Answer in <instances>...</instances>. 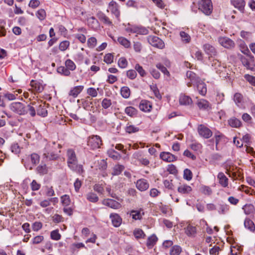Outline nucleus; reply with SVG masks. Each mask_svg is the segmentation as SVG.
I'll list each match as a JSON object with an SVG mask.
<instances>
[{"instance_id": "nucleus-23", "label": "nucleus", "mask_w": 255, "mask_h": 255, "mask_svg": "<svg viewBox=\"0 0 255 255\" xmlns=\"http://www.w3.org/2000/svg\"><path fill=\"white\" fill-rule=\"evenodd\" d=\"M185 232L188 237H194L197 233V229L195 227L189 225L185 228Z\"/></svg>"}, {"instance_id": "nucleus-40", "label": "nucleus", "mask_w": 255, "mask_h": 255, "mask_svg": "<svg viewBox=\"0 0 255 255\" xmlns=\"http://www.w3.org/2000/svg\"><path fill=\"white\" fill-rule=\"evenodd\" d=\"M180 36L181 38L182 41L185 43H189L191 40L190 35L184 31L180 32Z\"/></svg>"}, {"instance_id": "nucleus-22", "label": "nucleus", "mask_w": 255, "mask_h": 255, "mask_svg": "<svg viewBox=\"0 0 255 255\" xmlns=\"http://www.w3.org/2000/svg\"><path fill=\"white\" fill-rule=\"evenodd\" d=\"M84 89L83 86H75L69 92V96H72L74 98H76L78 96V95L83 91Z\"/></svg>"}, {"instance_id": "nucleus-28", "label": "nucleus", "mask_w": 255, "mask_h": 255, "mask_svg": "<svg viewBox=\"0 0 255 255\" xmlns=\"http://www.w3.org/2000/svg\"><path fill=\"white\" fill-rule=\"evenodd\" d=\"M204 49L206 53L209 55H210L211 56L213 55H215L216 54V51L215 48L209 44H205L204 45ZM210 58H212V57Z\"/></svg>"}, {"instance_id": "nucleus-50", "label": "nucleus", "mask_w": 255, "mask_h": 255, "mask_svg": "<svg viewBox=\"0 0 255 255\" xmlns=\"http://www.w3.org/2000/svg\"><path fill=\"white\" fill-rule=\"evenodd\" d=\"M66 68L69 70L73 71L76 68V65L73 61L70 59H68L65 61Z\"/></svg>"}, {"instance_id": "nucleus-16", "label": "nucleus", "mask_w": 255, "mask_h": 255, "mask_svg": "<svg viewBox=\"0 0 255 255\" xmlns=\"http://www.w3.org/2000/svg\"><path fill=\"white\" fill-rule=\"evenodd\" d=\"M149 186L148 182L146 179H140L136 181V187L140 191L146 190Z\"/></svg>"}, {"instance_id": "nucleus-18", "label": "nucleus", "mask_w": 255, "mask_h": 255, "mask_svg": "<svg viewBox=\"0 0 255 255\" xmlns=\"http://www.w3.org/2000/svg\"><path fill=\"white\" fill-rule=\"evenodd\" d=\"M139 108L141 111L143 112H149L152 109V105L148 101L141 100L139 105Z\"/></svg>"}, {"instance_id": "nucleus-52", "label": "nucleus", "mask_w": 255, "mask_h": 255, "mask_svg": "<svg viewBox=\"0 0 255 255\" xmlns=\"http://www.w3.org/2000/svg\"><path fill=\"white\" fill-rule=\"evenodd\" d=\"M70 42L69 41L64 40L62 41L59 46V48L61 51H65L66 50L69 46Z\"/></svg>"}, {"instance_id": "nucleus-20", "label": "nucleus", "mask_w": 255, "mask_h": 255, "mask_svg": "<svg viewBox=\"0 0 255 255\" xmlns=\"http://www.w3.org/2000/svg\"><path fill=\"white\" fill-rule=\"evenodd\" d=\"M187 77L190 80L191 82H188L187 85L188 87H191L192 84L195 83L200 78L198 77L194 72L188 71L186 73Z\"/></svg>"}, {"instance_id": "nucleus-60", "label": "nucleus", "mask_w": 255, "mask_h": 255, "mask_svg": "<svg viewBox=\"0 0 255 255\" xmlns=\"http://www.w3.org/2000/svg\"><path fill=\"white\" fill-rule=\"evenodd\" d=\"M201 190L202 192L205 195H210L212 193L211 188L207 186H202L201 187Z\"/></svg>"}, {"instance_id": "nucleus-41", "label": "nucleus", "mask_w": 255, "mask_h": 255, "mask_svg": "<svg viewBox=\"0 0 255 255\" xmlns=\"http://www.w3.org/2000/svg\"><path fill=\"white\" fill-rule=\"evenodd\" d=\"M121 94L124 98H128L130 94V89L128 87H123L121 88Z\"/></svg>"}, {"instance_id": "nucleus-58", "label": "nucleus", "mask_w": 255, "mask_h": 255, "mask_svg": "<svg viewBox=\"0 0 255 255\" xmlns=\"http://www.w3.org/2000/svg\"><path fill=\"white\" fill-rule=\"evenodd\" d=\"M114 56L111 53H108L105 55L104 58V61L107 64H111L113 62Z\"/></svg>"}, {"instance_id": "nucleus-19", "label": "nucleus", "mask_w": 255, "mask_h": 255, "mask_svg": "<svg viewBox=\"0 0 255 255\" xmlns=\"http://www.w3.org/2000/svg\"><path fill=\"white\" fill-rule=\"evenodd\" d=\"M178 192L182 194H189L192 190V187L186 184H180L177 189Z\"/></svg>"}, {"instance_id": "nucleus-48", "label": "nucleus", "mask_w": 255, "mask_h": 255, "mask_svg": "<svg viewBox=\"0 0 255 255\" xmlns=\"http://www.w3.org/2000/svg\"><path fill=\"white\" fill-rule=\"evenodd\" d=\"M26 109H27V113L28 112L29 113V114L32 116L34 117L36 115V111L35 106L32 105V104L28 105L27 106H26Z\"/></svg>"}, {"instance_id": "nucleus-6", "label": "nucleus", "mask_w": 255, "mask_h": 255, "mask_svg": "<svg viewBox=\"0 0 255 255\" xmlns=\"http://www.w3.org/2000/svg\"><path fill=\"white\" fill-rule=\"evenodd\" d=\"M102 144V139L98 135H93L90 136L88 140V145L92 149H96L100 148Z\"/></svg>"}, {"instance_id": "nucleus-7", "label": "nucleus", "mask_w": 255, "mask_h": 255, "mask_svg": "<svg viewBox=\"0 0 255 255\" xmlns=\"http://www.w3.org/2000/svg\"><path fill=\"white\" fill-rule=\"evenodd\" d=\"M31 104L35 106L38 115L45 117L47 115V110H46V105L45 103L40 102H33Z\"/></svg>"}, {"instance_id": "nucleus-47", "label": "nucleus", "mask_w": 255, "mask_h": 255, "mask_svg": "<svg viewBox=\"0 0 255 255\" xmlns=\"http://www.w3.org/2000/svg\"><path fill=\"white\" fill-rule=\"evenodd\" d=\"M39 159L40 156L38 154L33 153L30 155V161L33 165L37 164L39 162Z\"/></svg>"}, {"instance_id": "nucleus-51", "label": "nucleus", "mask_w": 255, "mask_h": 255, "mask_svg": "<svg viewBox=\"0 0 255 255\" xmlns=\"http://www.w3.org/2000/svg\"><path fill=\"white\" fill-rule=\"evenodd\" d=\"M244 78L251 85L255 87V77L249 74H245Z\"/></svg>"}, {"instance_id": "nucleus-63", "label": "nucleus", "mask_w": 255, "mask_h": 255, "mask_svg": "<svg viewBox=\"0 0 255 255\" xmlns=\"http://www.w3.org/2000/svg\"><path fill=\"white\" fill-rule=\"evenodd\" d=\"M61 202L64 206H68L70 203L69 196L65 195L61 197Z\"/></svg>"}, {"instance_id": "nucleus-49", "label": "nucleus", "mask_w": 255, "mask_h": 255, "mask_svg": "<svg viewBox=\"0 0 255 255\" xmlns=\"http://www.w3.org/2000/svg\"><path fill=\"white\" fill-rule=\"evenodd\" d=\"M190 147L194 151H198L201 149L202 146L201 144L199 142H193L190 145Z\"/></svg>"}, {"instance_id": "nucleus-46", "label": "nucleus", "mask_w": 255, "mask_h": 255, "mask_svg": "<svg viewBox=\"0 0 255 255\" xmlns=\"http://www.w3.org/2000/svg\"><path fill=\"white\" fill-rule=\"evenodd\" d=\"M181 252V248L179 246H174L170 250V255H179Z\"/></svg>"}, {"instance_id": "nucleus-15", "label": "nucleus", "mask_w": 255, "mask_h": 255, "mask_svg": "<svg viewBox=\"0 0 255 255\" xmlns=\"http://www.w3.org/2000/svg\"><path fill=\"white\" fill-rule=\"evenodd\" d=\"M160 157L163 160L170 162L176 160L177 157L169 152H162L160 154Z\"/></svg>"}, {"instance_id": "nucleus-36", "label": "nucleus", "mask_w": 255, "mask_h": 255, "mask_svg": "<svg viewBox=\"0 0 255 255\" xmlns=\"http://www.w3.org/2000/svg\"><path fill=\"white\" fill-rule=\"evenodd\" d=\"M245 227L249 229L251 231H253L255 229V226L254 222L249 219H246L244 222Z\"/></svg>"}, {"instance_id": "nucleus-31", "label": "nucleus", "mask_w": 255, "mask_h": 255, "mask_svg": "<svg viewBox=\"0 0 255 255\" xmlns=\"http://www.w3.org/2000/svg\"><path fill=\"white\" fill-rule=\"evenodd\" d=\"M30 86L33 88L35 91L38 93H40L43 90L42 85L39 82L32 80L30 82Z\"/></svg>"}, {"instance_id": "nucleus-29", "label": "nucleus", "mask_w": 255, "mask_h": 255, "mask_svg": "<svg viewBox=\"0 0 255 255\" xmlns=\"http://www.w3.org/2000/svg\"><path fill=\"white\" fill-rule=\"evenodd\" d=\"M228 123L231 127L235 128H239L242 125L241 121L235 117L231 118L228 121Z\"/></svg>"}, {"instance_id": "nucleus-45", "label": "nucleus", "mask_w": 255, "mask_h": 255, "mask_svg": "<svg viewBox=\"0 0 255 255\" xmlns=\"http://www.w3.org/2000/svg\"><path fill=\"white\" fill-rule=\"evenodd\" d=\"M148 31L147 29H146L144 27H135L133 29V32L137 33V34H139L145 35L148 33Z\"/></svg>"}, {"instance_id": "nucleus-5", "label": "nucleus", "mask_w": 255, "mask_h": 255, "mask_svg": "<svg viewBox=\"0 0 255 255\" xmlns=\"http://www.w3.org/2000/svg\"><path fill=\"white\" fill-rule=\"evenodd\" d=\"M9 108L12 111L19 115H25L27 113L26 106L20 102H13L11 103Z\"/></svg>"}, {"instance_id": "nucleus-2", "label": "nucleus", "mask_w": 255, "mask_h": 255, "mask_svg": "<svg viewBox=\"0 0 255 255\" xmlns=\"http://www.w3.org/2000/svg\"><path fill=\"white\" fill-rule=\"evenodd\" d=\"M56 143L54 141L48 142L43 150L42 157L45 161L56 160L60 158V155L55 152Z\"/></svg>"}, {"instance_id": "nucleus-25", "label": "nucleus", "mask_w": 255, "mask_h": 255, "mask_svg": "<svg viewBox=\"0 0 255 255\" xmlns=\"http://www.w3.org/2000/svg\"><path fill=\"white\" fill-rule=\"evenodd\" d=\"M179 103L182 105H189L192 103L191 98L188 96L182 94L179 99Z\"/></svg>"}, {"instance_id": "nucleus-10", "label": "nucleus", "mask_w": 255, "mask_h": 255, "mask_svg": "<svg viewBox=\"0 0 255 255\" xmlns=\"http://www.w3.org/2000/svg\"><path fill=\"white\" fill-rule=\"evenodd\" d=\"M218 41L222 46L226 48H232L235 46L234 42L226 37H220Z\"/></svg>"}, {"instance_id": "nucleus-27", "label": "nucleus", "mask_w": 255, "mask_h": 255, "mask_svg": "<svg viewBox=\"0 0 255 255\" xmlns=\"http://www.w3.org/2000/svg\"><path fill=\"white\" fill-rule=\"evenodd\" d=\"M232 4L240 10L242 11L245 5V2L244 0H231Z\"/></svg>"}, {"instance_id": "nucleus-35", "label": "nucleus", "mask_w": 255, "mask_h": 255, "mask_svg": "<svg viewBox=\"0 0 255 255\" xmlns=\"http://www.w3.org/2000/svg\"><path fill=\"white\" fill-rule=\"evenodd\" d=\"M118 41L119 43L123 45L124 47L126 48H129L130 47V42L128 40L127 38L124 37H119L118 38Z\"/></svg>"}, {"instance_id": "nucleus-30", "label": "nucleus", "mask_w": 255, "mask_h": 255, "mask_svg": "<svg viewBox=\"0 0 255 255\" xmlns=\"http://www.w3.org/2000/svg\"><path fill=\"white\" fill-rule=\"evenodd\" d=\"M197 105L200 109L206 110L210 106L209 103L205 99H199L197 102Z\"/></svg>"}, {"instance_id": "nucleus-61", "label": "nucleus", "mask_w": 255, "mask_h": 255, "mask_svg": "<svg viewBox=\"0 0 255 255\" xmlns=\"http://www.w3.org/2000/svg\"><path fill=\"white\" fill-rule=\"evenodd\" d=\"M135 69L141 77H144L145 75V71L143 69V68L138 64L135 65Z\"/></svg>"}, {"instance_id": "nucleus-64", "label": "nucleus", "mask_w": 255, "mask_h": 255, "mask_svg": "<svg viewBox=\"0 0 255 255\" xmlns=\"http://www.w3.org/2000/svg\"><path fill=\"white\" fill-rule=\"evenodd\" d=\"M136 72L134 70H128L127 72V77L132 80L135 79L136 77Z\"/></svg>"}, {"instance_id": "nucleus-43", "label": "nucleus", "mask_w": 255, "mask_h": 255, "mask_svg": "<svg viewBox=\"0 0 255 255\" xmlns=\"http://www.w3.org/2000/svg\"><path fill=\"white\" fill-rule=\"evenodd\" d=\"M97 43V40L95 37H91L87 40V45L90 48H94Z\"/></svg>"}, {"instance_id": "nucleus-12", "label": "nucleus", "mask_w": 255, "mask_h": 255, "mask_svg": "<svg viewBox=\"0 0 255 255\" xmlns=\"http://www.w3.org/2000/svg\"><path fill=\"white\" fill-rule=\"evenodd\" d=\"M210 60L211 61V66L216 70V72L218 73L225 72L226 71V68L224 66L221 65V63L216 59H213L209 58Z\"/></svg>"}, {"instance_id": "nucleus-56", "label": "nucleus", "mask_w": 255, "mask_h": 255, "mask_svg": "<svg viewBox=\"0 0 255 255\" xmlns=\"http://www.w3.org/2000/svg\"><path fill=\"white\" fill-rule=\"evenodd\" d=\"M51 238L52 240L58 241L61 238V235L58 230H54L51 232Z\"/></svg>"}, {"instance_id": "nucleus-21", "label": "nucleus", "mask_w": 255, "mask_h": 255, "mask_svg": "<svg viewBox=\"0 0 255 255\" xmlns=\"http://www.w3.org/2000/svg\"><path fill=\"white\" fill-rule=\"evenodd\" d=\"M217 178L220 185L223 187H226L228 185V179L223 172H219L217 175Z\"/></svg>"}, {"instance_id": "nucleus-17", "label": "nucleus", "mask_w": 255, "mask_h": 255, "mask_svg": "<svg viewBox=\"0 0 255 255\" xmlns=\"http://www.w3.org/2000/svg\"><path fill=\"white\" fill-rule=\"evenodd\" d=\"M110 218L111 219L113 225L115 227H119L122 222V219L118 214H111Z\"/></svg>"}, {"instance_id": "nucleus-37", "label": "nucleus", "mask_w": 255, "mask_h": 255, "mask_svg": "<svg viewBox=\"0 0 255 255\" xmlns=\"http://www.w3.org/2000/svg\"><path fill=\"white\" fill-rule=\"evenodd\" d=\"M125 167L122 165H116L113 168L112 174L114 175H118L120 174L124 169Z\"/></svg>"}, {"instance_id": "nucleus-3", "label": "nucleus", "mask_w": 255, "mask_h": 255, "mask_svg": "<svg viewBox=\"0 0 255 255\" xmlns=\"http://www.w3.org/2000/svg\"><path fill=\"white\" fill-rule=\"evenodd\" d=\"M247 52H244V54H246L247 56L241 55L240 57V59L244 65L247 69L251 71L255 70V57L252 55L248 49L246 50Z\"/></svg>"}, {"instance_id": "nucleus-42", "label": "nucleus", "mask_w": 255, "mask_h": 255, "mask_svg": "<svg viewBox=\"0 0 255 255\" xmlns=\"http://www.w3.org/2000/svg\"><path fill=\"white\" fill-rule=\"evenodd\" d=\"M133 235L137 239L144 238L145 236L143 231L140 229H135L133 231Z\"/></svg>"}, {"instance_id": "nucleus-57", "label": "nucleus", "mask_w": 255, "mask_h": 255, "mask_svg": "<svg viewBox=\"0 0 255 255\" xmlns=\"http://www.w3.org/2000/svg\"><path fill=\"white\" fill-rule=\"evenodd\" d=\"M118 65L122 68H126L128 65V61L125 57H121L118 61Z\"/></svg>"}, {"instance_id": "nucleus-4", "label": "nucleus", "mask_w": 255, "mask_h": 255, "mask_svg": "<svg viewBox=\"0 0 255 255\" xmlns=\"http://www.w3.org/2000/svg\"><path fill=\"white\" fill-rule=\"evenodd\" d=\"M198 9L203 13L209 15L213 10V5L211 0H199Z\"/></svg>"}, {"instance_id": "nucleus-34", "label": "nucleus", "mask_w": 255, "mask_h": 255, "mask_svg": "<svg viewBox=\"0 0 255 255\" xmlns=\"http://www.w3.org/2000/svg\"><path fill=\"white\" fill-rule=\"evenodd\" d=\"M125 113L128 116L133 117L136 116L137 113V110L133 107H128L125 109Z\"/></svg>"}, {"instance_id": "nucleus-1", "label": "nucleus", "mask_w": 255, "mask_h": 255, "mask_svg": "<svg viewBox=\"0 0 255 255\" xmlns=\"http://www.w3.org/2000/svg\"><path fill=\"white\" fill-rule=\"evenodd\" d=\"M67 162L68 167L79 174L84 171L83 166L78 164V159L74 149L69 148L66 152Z\"/></svg>"}, {"instance_id": "nucleus-13", "label": "nucleus", "mask_w": 255, "mask_h": 255, "mask_svg": "<svg viewBox=\"0 0 255 255\" xmlns=\"http://www.w3.org/2000/svg\"><path fill=\"white\" fill-rule=\"evenodd\" d=\"M109 9L117 18H119L120 15L119 6L118 3L114 1H111L109 4Z\"/></svg>"}, {"instance_id": "nucleus-33", "label": "nucleus", "mask_w": 255, "mask_h": 255, "mask_svg": "<svg viewBox=\"0 0 255 255\" xmlns=\"http://www.w3.org/2000/svg\"><path fill=\"white\" fill-rule=\"evenodd\" d=\"M87 199L92 203H96L99 200V197L96 194L93 192H89L86 195Z\"/></svg>"}, {"instance_id": "nucleus-14", "label": "nucleus", "mask_w": 255, "mask_h": 255, "mask_svg": "<svg viewBox=\"0 0 255 255\" xmlns=\"http://www.w3.org/2000/svg\"><path fill=\"white\" fill-rule=\"evenodd\" d=\"M195 84L196 85L197 89L199 94L202 96L205 95L207 93V87L205 83L199 79L195 83Z\"/></svg>"}, {"instance_id": "nucleus-54", "label": "nucleus", "mask_w": 255, "mask_h": 255, "mask_svg": "<svg viewBox=\"0 0 255 255\" xmlns=\"http://www.w3.org/2000/svg\"><path fill=\"white\" fill-rule=\"evenodd\" d=\"M229 210V206L226 204H220L218 212L220 214H224Z\"/></svg>"}, {"instance_id": "nucleus-53", "label": "nucleus", "mask_w": 255, "mask_h": 255, "mask_svg": "<svg viewBox=\"0 0 255 255\" xmlns=\"http://www.w3.org/2000/svg\"><path fill=\"white\" fill-rule=\"evenodd\" d=\"M183 177L187 181H190L192 178V173L189 169H185L184 170Z\"/></svg>"}, {"instance_id": "nucleus-44", "label": "nucleus", "mask_w": 255, "mask_h": 255, "mask_svg": "<svg viewBox=\"0 0 255 255\" xmlns=\"http://www.w3.org/2000/svg\"><path fill=\"white\" fill-rule=\"evenodd\" d=\"M37 173L40 174H45L48 172L47 167L46 164L40 165L36 167Z\"/></svg>"}, {"instance_id": "nucleus-39", "label": "nucleus", "mask_w": 255, "mask_h": 255, "mask_svg": "<svg viewBox=\"0 0 255 255\" xmlns=\"http://www.w3.org/2000/svg\"><path fill=\"white\" fill-rule=\"evenodd\" d=\"M157 241V238L155 235H152L148 238L146 245L148 248H151L154 246Z\"/></svg>"}, {"instance_id": "nucleus-55", "label": "nucleus", "mask_w": 255, "mask_h": 255, "mask_svg": "<svg viewBox=\"0 0 255 255\" xmlns=\"http://www.w3.org/2000/svg\"><path fill=\"white\" fill-rule=\"evenodd\" d=\"M57 71L58 73L63 74L65 76H69L70 72L68 69L63 66L58 68Z\"/></svg>"}, {"instance_id": "nucleus-38", "label": "nucleus", "mask_w": 255, "mask_h": 255, "mask_svg": "<svg viewBox=\"0 0 255 255\" xmlns=\"http://www.w3.org/2000/svg\"><path fill=\"white\" fill-rule=\"evenodd\" d=\"M125 129L126 132L128 133H135L138 131L139 130L138 127L129 124L127 125Z\"/></svg>"}, {"instance_id": "nucleus-26", "label": "nucleus", "mask_w": 255, "mask_h": 255, "mask_svg": "<svg viewBox=\"0 0 255 255\" xmlns=\"http://www.w3.org/2000/svg\"><path fill=\"white\" fill-rule=\"evenodd\" d=\"M144 215L143 210L140 209L139 210H131L130 212V215L134 220H141L142 216Z\"/></svg>"}, {"instance_id": "nucleus-59", "label": "nucleus", "mask_w": 255, "mask_h": 255, "mask_svg": "<svg viewBox=\"0 0 255 255\" xmlns=\"http://www.w3.org/2000/svg\"><path fill=\"white\" fill-rule=\"evenodd\" d=\"M36 16L40 20L44 19L46 17L45 11L43 9L38 10L37 11Z\"/></svg>"}, {"instance_id": "nucleus-24", "label": "nucleus", "mask_w": 255, "mask_h": 255, "mask_svg": "<svg viewBox=\"0 0 255 255\" xmlns=\"http://www.w3.org/2000/svg\"><path fill=\"white\" fill-rule=\"evenodd\" d=\"M97 16L100 20H101L104 24L109 26L113 25L112 22L110 20L109 18L103 12H98L97 14Z\"/></svg>"}, {"instance_id": "nucleus-32", "label": "nucleus", "mask_w": 255, "mask_h": 255, "mask_svg": "<svg viewBox=\"0 0 255 255\" xmlns=\"http://www.w3.org/2000/svg\"><path fill=\"white\" fill-rule=\"evenodd\" d=\"M243 209L246 215H250L255 212V208L253 205L249 204L245 205Z\"/></svg>"}, {"instance_id": "nucleus-9", "label": "nucleus", "mask_w": 255, "mask_h": 255, "mask_svg": "<svg viewBox=\"0 0 255 255\" xmlns=\"http://www.w3.org/2000/svg\"><path fill=\"white\" fill-rule=\"evenodd\" d=\"M198 132L200 136L205 138H209L212 135V131L203 125L198 126Z\"/></svg>"}, {"instance_id": "nucleus-8", "label": "nucleus", "mask_w": 255, "mask_h": 255, "mask_svg": "<svg viewBox=\"0 0 255 255\" xmlns=\"http://www.w3.org/2000/svg\"><path fill=\"white\" fill-rule=\"evenodd\" d=\"M147 40L152 46L159 49H163L165 46L164 42L157 36H149Z\"/></svg>"}, {"instance_id": "nucleus-62", "label": "nucleus", "mask_w": 255, "mask_h": 255, "mask_svg": "<svg viewBox=\"0 0 255 255\" xmlns=\"http://www.w3.org/2000/svg\"><path fill=\"white\" fill-rule=\"evenodd\" d=\"M31 188L32 191H37L41 187V185L38 183L36 180H33L30 184Z\"/></svg>"}, {"instance_id": "nucleus-11", "label": "nucleus", "mask_w": 255, "mask_h": 255, "mask_svg": "<svg viewBox=\"0 0 255 255\" xmlns=\"http://www.w3.org/2000/svg\"><path fill=\"white\" fill-rule=\"evenodd\" d=\"M102 204L114 209H118L121 207V205L120 203L112 199H104L102 201Z\"/></svg>"}]
</instances>
